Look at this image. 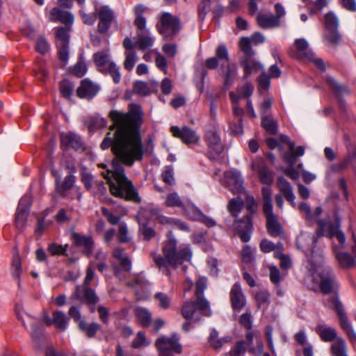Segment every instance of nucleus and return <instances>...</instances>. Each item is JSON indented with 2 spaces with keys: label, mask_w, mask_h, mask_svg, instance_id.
Here are the masks:
<instances>
[{
  "label": "nucleus",
  "mask_w": 356,
  "mask_h": 356,
  "mask_svg": "<svg viewBox=\"0 0 356 356\" xmlns=\"http://www.w3.org/2000/svg\"><path fill=\"white\" fill-rule=\"evenodd\" d=\"M230 300L234 309L241 311L246 304L245 297L241 285L235 283L230 291Z\"/></svg>",
  "instance_id": "17"
},
{
  "label": "nucleus",
  "mask_w": 356,
  "mask_h": 356,
  "mask_svg": "<svg viewBox=\"0 0 356 356\" xmlns=\"http://www.w3.org/2000/svg\"><path fill=\"white\" fill-rule=\"evenodd\" d=\"M74 86L68 81H63L60 83V92L65 98H70L72 94Z\"/></svg>",
  "instance_id": "60"
},
{
  "label": "nucleus",
  "mask_w": 356,
  "mask_h": 356,
  "mask_svg": "<svg viewBox=\"0 0 356 356\" xmlns=\"http://www.w3.org/2000/svg\"><path fill=\"white\" fill-rule=\"evenodd\" d=\"M151 343V341L146 339L143 332H138L135 339L132 341V346L135 348H140L148 346Z\"/></svg>",
  "instance_id": "46"
},
{
  "label": "nucleus",
  "mask_w": 356,
  "mask_h": 356,
  "mask_svg": "<svg viewBox=\"0 0 356 356\" xmlns=\"http://www.w3.org/2000/svg\"><path fill=\"white\" fill-rule=\"evenodd\" d=\"M93 59L95 65L100 72L102 71L103 68H105L108 65L109 63L113 61L110 59L109 54L104 51H100L95 53L93 56Z\"/></svg>",
  "instance_id": "31"
},
{
  "label": "nucleus",
  "mask_w": 356,
  "mask_h": 356,
  "mask_svg": "<svg viewBox=\"0 0 356 356\" xmlns=\"http://www.w3.org/2000/svg\"><path fill=\"white\" fill-rule=\"evenodd\" d=\"M76 182V177L73 175H68L65 178L63 182L60 181V177L58 176L56 177V189L58 193L62 195L70 189H71Z\"/></svg>",
  "instance_id": "27"
},
{
  "label": "nucleus",
  "mask_w": 356,
  "mask_h": 356,
  "mask_svg": "<svg viewBox=\"0 0 356 356\" xmlns=\"http://www.w3.org/2000/svg\"><path fill=\"white\" fill-rule=\"evenodd\" d=\"M330 350L332 356H348L347 346L345 340L341 337L337 338L332 343Z\"/></svg>",
  "instance_id": "30"
},
{
  "label": "nucleus",
  "mask_w": 356,
  "mask_h": 356,
  "mask_svg": "<svg viewBox=\"0 0 356 356\" xmlns=\"http://www.w3.org/2000/svg\"><path fill=\"white\" fill-rule=\"evenodd\" d=\"M195 305L193 302H186L182 307L181 313L186 319H191L194 314Z\"/></svg>",
  "instance_id": "54"
},
{
  "label": "nucleus",
  "mask_w": 356,
  "mask_h": 356,
  "mask_svg": "<svg viewBox=\"0 0 356 356\" xmlns=\"http://www.w3.org/2000/svg\"><path fill=\"white\" fill-rule=\"evenodd\" d=\"M241 259L244 263L251 264L254 260L253 251L249 245H245L241 252Z\"/></svg>",
  "instance_id": "56"
},
{
  "label": "nucleus",
  "mask_w": 356,
  "mask_h": 356,
  "mask_svg": "<svg viewBox=\"0 0 356 356\" xmlns=\"http://www.w3.org/2000/svg\"><path fill=\"white\" fill-rule=\"evenodd\" d=\"M61 144L67 147H72L76 150L83 149L82 142L80 137L71 132L63 133L60 135Z\"/></svg>",
  "instance_id": "21"
},
{
  "label": "nucleus",
  "mask_w": 356,
  "mask_h": 356,
  "mask_svg": "<svg viewBox=\"0 0 356 356\" xmlns=\"http://www.w3.org/2000/svg\"><path fill=\"white\" fill-rule=\"evenodd\" d=\"M315 331L323 341L333 342L337 338L339 337H337V333L334 328L323 324L318 325L315 328Z\"/></svg>",
  "instance_id": "23"
},
{
  "label": "nucleus",
  "mask_w": 356,
  "mask_h": 356,
  "mask_svg": "<svg viewBox=\"0 0 356 356\" xmlns=\"http://www.w3.org/2000/svg\"><path fill=\"white\" fill-rule=\"evenodd\" d=\"M154 42V38L149 33V30L145 32H138L137 39L135 42V47L142 51H145L152 47Z\"/></svg>",
  "instance_id": "22"
},
{
  "label": "nucleus",
  "mask_w": 356,
  "mask_h": 356,
  "mask_svg": "<svg viewBox=\"0 0 356 356\" xmlns=\"http://www.w3.org/2000/svg\"><path fill=\"white\" fill-rule=\"evenodd\" d=\"M79 327L81 330L86 332L88 337L94 336L99 328V325L97 323L88 325L85 321H81Z\"/></svg>",
  "instance_id": "50"
},
{
  "label": "nucleus",
  "mask_w": 356,
  "mask_h": 356,
  "mask_svg": "<svg viewBox=\"0 0 356 356\" xmlns=\"http://www.w3.org/2000/svg\"><path fill=\"white\" fill-rule=\"evenodd\" d=\"M69 318L63 312L57 311L53 314V323L60 330H65L69 323Z\"/></svg>",
  "instance_id": "37"
},
{
  "label": "nucleus",
  "mask_w": 356,
  "mask_h": 356,
  "mask_svg": "<svg viewBox=\"0 0 356 356\" xmlns=\"http://www.w3.org/2000/svg\"><path fill=\"white\" fill-rule=\"evenodd\" d=\"M56 38H57V44H69L70 40V35H69V29L59 27L56 31Z\"/></svg>",
  "instance_id": "48"
},
{
  "label": "nucleus",
  "mask_w": 356,
  "mask_h": 356,
  "mask_svg": "<svg viewBox=\"0 0 356 356\" xmlns=\"http://www.w3.org/2000/svg\"><path fill=\"white\" fill-rule=\"evenodd\" d=\"M106 125V120L99 115L92 117L88 122V127L91 131L105 127Z\"/></svg>",
  "instance_id": "42"
},
{
  "label": "nucleus",
  "mask_w": 356,
  "mask_h": 356,
  "mask_svg": "<svg viewBox=\"0 0 356 356\" xmlns=\"http://www.w3.org/2000/svg\"><path fill=\"white\" fill-rule=\"evenodd\" d=\"M134 313L137 321L143 327H149L152 322V314L150 312L144 307H136Z\"/></svg>",
  "instance_id": "29"
},
{
  "label": "nucleus",
  "mask_w": 356,
  "mask_h": 356,
  "mask_svg": "<svg viewBox=\"0 0 356 356\" xmlns=\"http://www.w3.org/2000/svg\"><path fill=\"white\" fill-rule=\"evenodd\" d=\"M86 64L81 58L76 64L74 66L72 73L78 77H81L86 73Z\"/></svg>",
  "instance_id": "55"
},
{
  "label": "nucleus",
  "mask_w": 356,
  "mask_h": 356,
  "mask_svg": "<svg viewBox=\"0 0 356 356\" xmlns=\"http://www.w3.org/2000/svg\"><path fill=\"white\" fill-rule=\"evenodd\" d=\"M179 341V337L177 334H173L170 337L163 336L156 341L155 346L161 353L172 351L179 354L182 351V346Z\"/></svg>",
  "instance_id": "9"
},
{
  "label": "nucleus",
  "mask_w": 356,
  "mask_h": 356,
  "mask_svg": "<svg viewBox=\"0 0 356 356\" xmlns=\"http://www.w3.org/2000/svg\"><path fill=\"white\" fill-rule=\"evenodd\" d=\"M313 280L319 284V287L323 294L332 292L337 286L334 275L328 266L323 265V258L318 253L316 260L308 267Z\"/></svg>",
  "instance_id": "3"
},
{
  "label": "nucleus",
  "mask_w": 356,
  "mask_h": 356,
  "mask_svg": "<svg viewBox=\"0 0 356 356\" xmlns=\"http://www.w3.org/2000/svg\"><path fill=\"white\" fill-rule=\"evenodd\" d=\"M205 138L209 147L216 154H220L223 151L220 138L215 131H207Z\"/></svg>",
  "instance_id": "24"
},
{
  "label": "nucleus",
  "mask_w": 356,
  "mask_h": 356,
  "mask_svg": "<svg viewBox=\"0 0 356 356\" xmlns=\"http://www.w3.org/2000/svg\"><path fill=\"white\" fill-rule=\"evenodd\" d=\"M163 256L153 254V260L156 266L168 275H170V268H177L184 261H191L193 252L190 245L186 244L177 248V240L172 237V232L168 233V239L162 248Z\"/></svg>",
  "instance_id": "2"
},
{
  "label": "nucleus",
  "mask_w": 356,
  "mask_h": 356,
  "mask_svg": "<svg viewBox=\"0 0 356 356\" xmlns=\"http://www.w3.org/2000/svg\"><path fill=\"white\" fill-rule=\"evenodd\" d=\"M22 272L20 256L17 250L13 252V262L11 265V274L14 279H19Z\"/></svg>",
  "instance_id": "35"
},
{
  "label": "nucleus",
  "mask_w": 356,
  "mask_h": 356,
  "mask_svg": "<svg viewBox=\"0 0 356 356\" xmlns=\"http://www.w3.org/2000/svg\"><path fill=\"white\" fill-rule=\"evenodd\" d=\"M181 28L179 19L169 13H163L161 16L159 32L166 38H171L178 33Z\"/></svg>",
  "instance_id": "7"
},
{
  "label": "nucleus",
  "mask_w": 356,
  "mask_h": 356,
  "mask_svg": "<svg viewBox=\"0 0 356 356\" xmlns=\"http://www.w3.org/2000/svg\"><path fill=\"white\" fill-rule=\"evenodd\" d=\"M220 70L225 76L224 88L227 89L232 84L236 76V66L235 64L230 63L227 65H222L220 67Z\"/></svg>",
  "instance_id": "25"
},
{
  "label": "nucleus",
  "mask_w": 356,
  "mask_h": 356,
  "mask_svg": "<svg viewBox=\"0 0 356 356\" xmlns=\"http://www.w3.org/2000/svg\"><path fill=\"white\" fill-rule=\"evenodd\" d=\"M257 22L259 26L264 29L277 28L281 24V21L271 13L259 12L257 15Z\"/></svg>",
  "instance_id": "18"
},
{
  "label": "nucleus",
  "mask_w": 356,
  "mask_h": 356,
  "mask_svg": "<svg viewBox=\"0 0 356 356\" xmlns=\"http://www.w3.org/2000/svg\"><path fill=\"white\" fill-rule=\"evenodd\" d=\"M70 12L61 10L58 8H54L50 12L49 20L51 22L60 21L65 16V14H70Z\"/></svg>",
  "instance_id": "62"
},
{
  "label": "nucleus",
  "mask_w": 356,
  "mask_h": 356,
  "mask_svg": "<svg viewBox=\"0 0 356 356\" xmlns=\"http://www.w3.org/2000/svg\"><path fill=\"white\" fill-rule=\"evenodd\" d=\"M319 230L317 232L318 236H326L329 238L337 237L340 244L345 243L346 238L342 231L339 229V219L337 218V222L332 225L327 222L319 221Z\"/></svg>",
  "instance_id": "10"
},
{
  "label": "nucleus",
  "mask_w": 356,
  "mask_h": 356,
  "mask_svg": "<svg viewBox=\"0 0 356 356\" xmlns=\"http://www.w3.org/2000/svg\"><path fill=\"white\" fill-rule=\"evenodd\" d=\"M246 351L245 342L243 341H238L233 348L229 351L230 356H243Z\"/></svg>",
  "instance_id": "58"
},
{
  "label": "nucleus",
  "mask_w": 356,
  "mask_h": 356,
  "mask_svg": "<svg viewBox=\"0 0 356 356\" xmlns=\"http://www.w3.org/2000/svg\"><path fill=\"white\" fill-rule=\"evenodd\" d=\"M316 240V235H312L306 232L301 233L297 238L298 248L305 252L309 262V266L315 263L316 256L318 253H320L323 257L322 250L321 249L318 248L316 250H314Z\"/></svg>",
  "instance_id": "5"
},
{
  "label": "nucleus",
  "mask_w": 356,
  "mask_h": 356,
  "mask_svg": "<svg viewBox=\"0 0 356 356\" xmlns=\"http://www.w3.org/2000/svg\"><path fill=\"white\" fill-rule=\"evenodd\" d=\"M325 24L329 31H336L338 27V19L334 13H327L325 15Z\"/></svg>",
  "instance_id": "49"
},
{
  "label": "nucleus",
  "mask_w": 356,
  "mask_h": 356,
  "mask_svg": "<svg viewBox=\"0 0 356 356\" xmlns=\"http://www.w3.org/2000/svg\"><path fill=\"white\" fill-rule=\"evenodd\" d=\"M261 197L263 201V211L266 217V224L268 234L273 237L283 233V229L277 216L273 212L272 190L268 187H262Z\"/></svg>",
  "instance_id": "4"
},
{
  "label": "nucleus",
  "mask_w": 356,
  "mask_h": 356,
  "mask_svg": "<svg viewBox=\"0 0 356 356\" xmlns=\"http://www.w3.org/2000/svg\"><path fill=\"white\" fill-rule=\"evenodd\" d=\"M243 205L244 201L241 197L233 198L229 202L227 209L234 216H236L243 209Z\"/></svg>",
  "instance_id": "43"
},
{
  "label": "nucleus",
  "mask_w": 356,
  "mask_h": 356,
  "mask_svg": "<svg viewBox=\"0 0 356 356\" xmlns=\"http://www.w3.org/2000/svg\"><path fill=\"white\" fill-rule=\"evenodd\" d=\"M99 22L98 31L101 33H106L110 28L112 22L114 20V13L108 6H103L98 10Z\"/></svg>",
  "instance_id": "13"
},
{
  "label": "nucleus",
  "mask_w": 356,
  "mask_h": 356,
  "mask_svg": "<svg viewBox=\"0 0 356 356\" xmlns=\"http://www.w3.org/2000/svg\"><path fill=\"white\" fill-rule=\"evenodd\" d=\"M105 258V254L98 251L95 254V260L91 261V265L95 266L99 271L103 272L106 268Z\"/></svg>",
  "instance_id": "51"
},
{
  "label": "nucleus",
  "mask_w": 356,
  "mask_h": 356,
  "mask_svg": "<svg viewBox=\"0 0 356 356\" xmlns=\"http://www.w3.org/2000/svg\"><path fill=\"white\" fill-rule=\"evenodd\" d=\"M29 215V212L26 210H20L17 209L15 223L17 229L22 231L26 227Z\"/></svg>",
  "instance_id": "33"
},
{
  "label": "nucleus",
  "mask_w": 356,
  "mask_h": 356,
  "mask_svg": "<svg viewBox=\"0 0 356 356\" xmlns=\"http://www.w3.org/2000/svg\"><path fill=\"white\" fill-rule=\"evenodd\" d=\"M244 70L245 76L252 73H257L261 70H264V66L257 61H245L244 63Z\"/></svg>",
  "instance_id": "45"
},
{
  "label": "nucleus",
  "mask_w": 356,
  "mask_h": 356,
  "mask_svg": "<svg viewBox=\"0 0 356 356\" xmlns=\"http://www.w3.org/2000/svg\"><path fill=\"white\" fill-rule=\"evenodd\" d=\"M195 303V308L201 310L205 314H208L209 310V302L201 296L197 297V300Z\"/></svg>",
  "instance_id": "64"
},
{
  "label": "nucleus",
  "mask_w": 356,
  "mask_h": 356,
  "mask_svg": "<svg viewBox=\"0 0 356 356\" xmlns=\"http://www.w3.org/2000/svg\"><path fill=\"white\" fill-rule=\"evenodd\" d=\"M252 40L250 38H242L239 42V47L241 50L247 56H252L254 54V51L251 47Z\"/></svg>",
  "instance_id": "47"
},
{
  "label": "nucleus",
  "mask_w": 356,
  "mask_h": 356,
  "mask_svg": "<svg viewBox=\"0 0 356 356\" xmlns=\"http://www.w3.org/2000/svg\"><path fill=\"white\" fill-rule=\"evenodd\" d=\"M16 314L18 319L22 322L25 328H27L26 323L31 325V334L33 340L39 339L42 336L43 334L41 327L34 323L33 318L30 314L21 307L16 309Z\"/></svg>",
  "instance_id": "12"
},
{
  "label": "nucleus",
  "mask_w": 356,
  "mask_h": 356,
  "mask_svg": "<svg viewBox=\"0 0 356 356\" xmlns=\"http://www.w3.org/2000/svg\"><path fill=\"white\" fill-rule=\"evenodd\" d=\"M334 251L336 255V258L338 260L340 266L347 268L354 265V259L350 254L347 252H339L335 247H334Z\"/></svg>",
  "instance_id": "34"
},
{
  "label": "nucleus",
  "mask_w": 356,
  "mask_h": 356,
  "mask_svg": "<svg viewBox=\"0 0 356 356\" xmlns=\"http://www.w3.org/2000/svg\"><path fill=\"white\" fill-rule=\"evenodd\" d=\"M158 83L149 81L148 83L137 81L134 85V91L140 96H147L157 91Z\"/></svg>",
  "instance_id": "19"
},
{
  "label": "nucleus",
  "mask_w": 356,
  "mask_h": 356,
  "mask_svg": "<svg viewBox=\"0 0 356 356\" xmlns=\"http://www.w3.org/2000/svg\"><path fill=\"white\" fill-rule=\"evenodd\" d=\"M261 124L264 129L271 134H274L277 130V124L270 115H264Z\"/></svg>",
  "instance_id": "39"
},
{
  "label": "nucleus",
  "mask_w": 356,
  "mask_h": 356,
  "mask_svg": "<svg viewBox=\"0 0 356 356\" xmlns=\"http://www.w3.org/2000/svg\"><path fill=\"white\" fill-rule=\"evenodd\" d=\"M101 72L104 74H109L113 77V81L115 83H118L121 80L120 69L113 61L109 63L108 65H107L105 68H103Z\"/></svg>",
  "instance_id": "38"
},
{
  "label": "nucleus",
  "mask_w": 356,
  "mask_h": 356,
  "mask_svg": "<svg viewBox=\"0 0 356 356\" xmlns=\"http://www.w3.org/2000/svg\"><path fill=\"white\" fill-rule=\"evenodd\" d=\"M277 185L286 200L291 203L293 207H295L296 205L295 202L296 197L290 183L285 178L280 177L277 179Z\"/></svg>",
  "instance_id": "20"
},
{
  "label": "nucleus",
  "mask_w": 356,
  "mask_h": 356,
  "mask_svg": "<svg viewBox=\"0 0 356 356\" xmlns=\"http://www.w3.org/2000/svg\"><path fill=\"white\" fill-rule=\"evenodd\" d=\"M234 226L238 232L240 238L243 242L245 243L250 240L252 223L250 216H247L242 220L236 221Z\"/></svg>",
  "instance_id": "15"
},
{
  "label": "nucleus",
  "mask_w": 356,
  "mask_h": 356,
  "mask_svg": "<svg viewBox=\"0 0 356 356\" xmlns=\"http://www.w3.org/2000/svg\"><path fill=\"white\" fill-rule=\"evenodd\" d=\"M270 294L267 291L263 290L254 294V299L259 309H266L269 303Z\"/></svg>",
  "instance_id": "40"
},
{
  "label": "nucleus",
  "mask_w": 356,
  "mask_h": 356,
  "mask_svg": "<svg viewBox=\"0 0 356 356\" xmlns=\"http://www.w3.org/2000/svg\"><path fill=\"white\" fill-rule=\"evenodd\" d=\"M145 211H140L138 214V223L140 225L139 232L145 240H150L155 237L156 232L154 229L143 222V218L145 216Z\"/></svg>",
  "instance_id": "28"
},
{
  "label": "nucleus",
  "mask_w": 356,
  "mask_h": 356,
  "mask_svg": "<svg viewBox=\"0 0 356 356\" xmlns=\"http://www.w3.org/2000/svg\"><path fill=\"white\" fill-rule=\"evenodd\" d=\"M138 60V57L135 51H125L124 60L123 63L124 70L128 72L131 71L134 69Z\"/></svg>",
  "instance_id": "36"
},
{
  "label": "nucleus",
  "mask_w": 356,
  "mask_h": 356,
  "mask_svg": "<svg viewBox=\"0 0 356 356\" xmlns=\"http://www.w3.org/2000/svg\"><path fill=\"white\" fill-rule=\"evenodd\" d=\"M331 303L337 313L341 329L346 332L349 341L353 345H356V332L348 321L341 302L337 297H335L331 300Z\"/></svg>",
  "instance_id": "6"
},
{
  "label": "nucleus",
  "mask_w": 356,
  "mask_h": 356,
  "mask_svg": "<svg viewBox=\"0 0 356 356\" xmlns=\"http://www.w3.org/2000/svg\"><path fill=\"white\" fill-rule=\"evenodd\" d=\"M108 116L112 124L101 147L106 149L111 147L115 157L111 169H107L102 175L107 179L113 195L139 202L140 197L132 182L126 177L122 164L132 166L143 158L144 149L140 132L143 123L142 108L138 104H132L129 111L112 110Z\"/></svg>",
  "instance_id": "1"
},
{
  "label": "nucleus",
  "mask_w": 356,
  "mask_h": 356,
  "mask_svg": "<svg viewBox=\"0 0 356 356\" xmlns=\"http://www.w3.org/2000/svg\"><path fill=\"white\" fill-rule=\"evenodd\" d=\"M295 45L297 50L306 58V54L309 52H313L309 49V43L304 38H299L295 41Z\"/></svg>",
  "instance_id": "52"
},
{
  "label": "nucleus",
  "mask_w": 356,
  "mask_h": 356,
  "mask_svg": "<svg viewBox=\"0 0 356 356\" xmlns=\"http://www.w3.org/2000/svg\"><path fill=\"white\" fill-rule=\"evenodd\" d=\"M165 205L168 207H182L183 202L177 193H171L168 194L165 197Z\"/></svg>",
  "instance_id": "44"
},
{
  "label": "nucleus",
  "mask_w": 356,
  "mask_h": 356,
  "mask_svg": "<svg viewBox=\"0 0 356 356\" xmlns=\"http://www.w3.org/2000/svg\"><path fill=\"white\" fill-rule=\"evenodd\" d=\"M170 129L175 137L181 139L186 144L196 143L200 139L196 132L187 127L180 129L177 126H172Z\"/></svg>",
  "instance_id": "14"
},
{
  "label": "nucleus",
  "mask_w": 356,
  "mask_h": 356,
  "mask_svg": "<svg viewBox=\"0 0 356 356\" xmlns=\"http://www.w3.org/2000/svg\"><path fill=\"white\" fill-rule=\"evenodd\" d=\"M219 181L234 194L241 193L244 191L241 175L236 170L225 172L223 178L219 179Z\"/></svg>",
  "instance_id": "8"
},
{
  "label": "nucleus",
  "mask_w": 356,
  "mask_h": 356,
  "mask_svg": "<svg viewBox=\"0 0 356 356\" xmlns=\"http://www.w3.org/2000/svg\"><path fill=\"white\" fill-rule=\"evenodd\" d=\"M69 44H56L58 48V54L59 58L64 63H67L69 58Z\"/></svg>",
  "instance_id": "59"
},
{
  "label": "nucleus",
  "mask_w": 356,
  "mask_h": 356,
  "mask_svg": "<svg viewBox=\"0 0 356 356\" xmlns=\"http://www.w3.org/2000/svg\"><path fill=\"white\" fill-rule=\"evenodd\" d=\"M306 58L312 62L321 71L325 70V66L323 60L321 58L316 57L314 52H309L306 54Z\"/></svg>",
  "instance_id": "61"
},
{
  "label": "nucleus",
  "mask_w": 356,
  "mask_h": 356,
  "mask_svg": "<svg viewBox=\"0 0 356 356\" xmlns=\"http://www.w3.org/2000/svg\"><path fill=\"white\" fill-rule=\"evenodd\" d=\"M185 213L188 218L193 220L199 221L200 218H202V211L194 206H190L185 209Z\"/></svg>",
  "instance_id": "53"
},
{
  "label": "nucleus",
  "mask_w": 356,
  "mask_h": 356,
  "mask_svg": "<svg viewBox=\"0 0 356 356\" xmlns=\"http://www.w3.org/2000/svg\"><path fill=\"white\" fill-rule=\"evenodd\" d=\"M215 57L220 63V67L230 63L228 50L224 44H220L216 48Z\"/></svg>",
  "instance_id": "41"
},
{
  "label": "nucleus",
  "mask_w": 356,
  "mask_h": 356,
  "mask_svg": "<svg viewBox=\"0 0 356 356\" xmlns=\"http://www.w3.org/2000/svg\"><path fill=\"white\" fill-rule=\"evenodd\" d=\"M35 49L40 54H45L49 50V45L44 38L40 37L37 40Z\"/></svg>",
  "instance_id": "63"
},
{
  "label": "nucleus",
  "mask_w": 356,
  "mask_h": 356,
  "mask_svg": "<svg viewBox=\"0 0 356 356\" xmlns=\"http://www.w3.org/2000/svg\"><path fill=\"white\" fill-rule=\"evenodd\" d=\"M154 298L158 301L159 306L163 309H167L170 306V298L165 293H156Z\"/></svg>",
  "instance_id": "57"
},
{
  "label": "nucleus",
  "mask_w": 356,
  "mask_h": 356,
  "mask_svg": "<svg viewBox=\"0 0 356 356\" xmlns=\"http://www.w3.org/2000/svg\"><path fill=\"white\" fill-rule=\"evenodd\" d=\"M72 238L74 243L83 248V252L88 255L90 254L93 245V241L90 236L81 235L78 233H74Z\"/></svg>",
  "instance_id": "26"
},
{
  "label": "nucleus",
  "mask_w": 356,
  "mask_h": 356,
  "mask_svg": "<svg viewBox=\"0 0 356 356\" xmlns=\"http://www.w3.org/2000/svg\"><path fill=\"white\" fill-rule=\"evenodd\" d=\"M252 170L256 171L259 174L260 181L263 184L267 185L266 187L270 188L273 182V173L264 164L262 159H257L252 161L251 164Z\"/></svg>",
  "instance_id": "11"
},
{
  "label": "nucleus",
  "mask_w": 356,
  "mask_h": 356,
  "mask_svg": "<svg viewBox=\"0 0 356 356\" xmlns=\"http://www.w3.org/2000/svg\"><path fill=\"white\" fill-rule=\"evenodd\" d=\"M99 88L88 79L81 81L80 86L76 90V95L82 99H92L99 92Z\"/></svg>",
  "instance_id": "16"
},
{
  "label": "nucleus",
  "mask_w": 356,
  "mask_h": 356,
  "mask_svg": "<svg viewBox=\"0 0 356 356\" xmlns=\"http://www.w3.org/2000/svg\"><path fill=\"white\" fill-rule=\"evenodd\" d=\"M113 257L119 261L122 266V268L125 271H129L131 270V260L122 249H115V250L113 251Z\"/></svg>",
  "instance_id": "32"
}]
</instances>
